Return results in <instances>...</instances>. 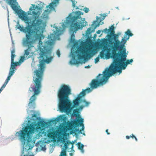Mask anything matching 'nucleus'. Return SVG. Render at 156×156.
Wrapping results in <instances>:
<instances>
[{
  "label": "nucleus",
  "mask_w": 156,
  "mask_h": 156,
  "mask_svg": "<svg viewBox=\"0 0 156 156\" xmlns=\"http://www.w3.org/2000/svg\"><path fill=\"white\" fill-rule=\"evenodd\" d=\"M43 48H41L40 57L42 58V60L40 62L38 69H36L34 72L33 82V85H31L29 88V93H33V95L30 99L28 105L30 108H34L35 107V101L36 99V96L38 95L40 92V90L41 87V82L43 80L44 72L45 66L44 62H46L48 63L50 62L53 57L48 56L51 55V50L46 48L44 47Z\"/></svg>",
  "instance_id": "1"
},
{
  "label": "nucleus",
  "mask_w": 156,
  "mask_h": 156,
  "mask_svg": "<svg viewBox=\"0 0 156 156\" xmlns=\"http://www.w3.org/2000/svg\"><path fill=\"white\" fill-rule=\"evenodd\" d=\"M71 89L69 86L62 84L58 92L59 99L58 108L61 112L69 113L72 109L79 106L81 102L82 98L85 95V90H82L75 99L73 101V105L69 99V96L71 94Z\"/></svg>",
  "instance_id": "2"
},
{
  "label": "nucleus",
  "mask_w": 156,
  "mask_h": 156,
  "mask_svg": "<svg viewBox=\"0 0 156 156\" xmlns=\"http://www.w3.org/2000/svg\"><path fill=\"white\" fill-rule=\"evenodd\" d=\"M49 124V122L43 121L38 122L37 123L32 122L23 128L22 130L16 132L15 135L18 136L20 140L24 143L23 152L30 150L33 148L32 139L33 134L36 132V135H40L42 130V128L45 126H48Z\"/></svg>",
  "instance_id": "3"
},
{
  "label": "nucleus",
  "mask_w": 156,
  "mask_h": 156,
  "mask_svg": "<svg viewBox=\"0 0 156 156\" xmlns=\"http://www.w3.org/2000/svg\"><path fill=\"white\" fill-rule=\"evenodd\" d=\"M83 14V13L80 11H76L74 16L71 13L66 18L65 24H62L63 27L65 26H69L70 30L73 32L70 37V41L72 43H75L76 42L74 33L80 27L83 28L87 25V23L85 21V19H82L81 17V15Z\"/></svg>",
  "instance_id": "4"
},
{
  "label": "nucleus",
  "mask_w": 156,
  "mask_h": 156,
  "mask_svg": "<svg viewBox=\"0 0 156 156\" xmlns=\"http://www.w3.org/2000/svg\"><path fill=\"white\" fill-rule=\"evenodd\" d=\"M127 55L126 49H124L122 52L120 51L117 54L112 55V57L114 59V62L109 69L112 74H114L117 72L119 73H122V69H126L128 64L133 62V59L127 60L126 62Z\"/></svg>",
  "instance_id": "5"
},
{
  "label": "nucleus",
  "mask_w": 156,
  "mask_h": 156,
  "mask_svg": "<svg viewBox=\"0 0 156 156\" xmlns=\"http://www.w3.org/2000/svg\"><path fill=\"white\" fill-rule=\"evenodd\" d=\"M103 74H100L95 79L92 80L89 83L90 88L83 90H85V93L91 92L93 90L97 88L100 86L105 84L107 82L108 78L112 75L109 69L105 70L103 72Z\"/></svg>",
  "instance_id": "6"
},
{
  "label": "nucleus",
  "mask_w": 156,
  "mask_h": 156,
  "mask_svg": "<svg viewBox=\"0 0 156 156\" xmlns=\"http://www.w3.org/2000/svg\"><path fill=\"white\" fill-rule=\"evenodd\" d=\"M92 51L91 49L87 47H81L77 49L72 54V58L75 60L74 63L76 61L75 58L76 55L77 54L78 58L79 60L87 58H90L93 55Z\"/></svg>",
  "instance_id": "7"
},
{
  "label": "nucleus",
  "mask_w": 156,
  "mask_h": 156,
  "mask_svg": "<svg viewBox=\"0 0 156 156\" xmlns=\"http://www.w3.org/2000/svg\"><path fill=\"white\" fill-rule=\"evenodd\" d=\"M28 25L25 27H23L21 26L19 24L17 29H19L21 31H22L26 34V40L25 41V43L26 45L31 46L32 41H30V37L31 36V34L32 31L33 30H34V29L33 27L34 26L33 24L32 25Z\"/></svg>",
  "instance_id": "8"
},
{
  "label": "nucleus",
  "mask_w": 156,
  "mask_h": 156,
  "mask_svg": "<svg viewBox=\"0 0 156 156\" xmlns=\"http://www.w3.org/2000/svg\"><path fill=\"white\" fill-rule=\"evenodd\" d=\"M133 34L131 32L130 30L128 29L125 33V35L123 38H122L121 41H119V46L117 48H114V49L112 50V55H115L117 54L116 51L118 50L120 51L123 50L125 48V44L127 40L129 39V37L132 36Z\"/></svg>",
  "instance_id": "9"
},
{
  "label": "nucleus",
  "mask_w": 156,
  "mask_h": 156,
  "mask_svg": "<svg viewBox=\"0 0 156 156\" xmlns=\"http://www.w3.org/2000/svg\"><path fill=\"white\" fill-rule=\"evenodd\" d=\"M43 33V28L34 29L31 34L30 41H32L33 42L34 40H38L39 44L41 45L43 43L41 40L44 37Z\"/></svg>",
  "instance_id": "10"
},
{
  "label": "nucleus",
  "mask_w": 156,
  "mask_h": 156,
  "mask_svg": "<svg viewBox=\"0 0 156 156\" xmlns=\"http://www.w3.org/2000/svg\"><path fill=\"white\" fill-rule=\"evenodd\" d=\"M33 17L32 19L29 18L28 17V18L29 19V24L26 23V24L29 25L30 23L31 25L33 24L34 26L33 27L35 29L42 28L43 27L41 25L42 21L41 19H39L38 17L39 14H38V12H36L35 11L32 12Z\"/></svg>",
  "instance_id": "11"
},
{
  "label": "nucleus",
  "mask_w": 156,
  "mask_h": 156,
  "mask_svg": "<svg viewBox=\"0 0 156 156\" xmlns=\"http://www.w3.org/2000/svg\"><path fill=\"white\" fill-rule=\"evenodd\" d=\"M83 122V119L81 118L80 120L68 122L67 126H66V130H71L70 132L71 134L74 133L75 132H77L78 131L79 133H81L82 132L81 130L79 131V129H76L74 130L73 129L74 127H76L79 126L80 123H82Z\"/></svg>",
  "instance_id": "12"
},
{
  "label": "nucleus",
  "mask_w": 156,
  "mask_h": 156,
  "mask_svg": "<svg viewBox=\"0 0 156 156\" xmlns=\"http://www.w3.org/2000/svg\"><path fill=\"white\" fill-rule=\"evenodd\" d=\"M113 36L112 37L111 35H108L109 37L108 39L110 47L112 49V50H113L114 48H117L119 46V40L118 39L119 35L116 34H113Z\"/></svg>",
  "instance_id": "13"
},
{
  "label": "nucleus",
  "mask_w": 156,
  "mask_h": 156,
  "mask_svg": "<svg viewBox=\"0 0 156 156\" xmlns=\"http://www.w3.org/2000/svg\"><path fill=\"white\" fill-rule=\"evenodd\" d=\"M73 147V143H72L69 141H67V143L64 144L65 149L61 151L60 156H66V150L70 149L72 150Z\"/></svg>",
  "instance_id": "14"
},
{
  "label": "nucleus",
  "mask_w": 156,
  "mask_h": 156,
  "mask_svg": "<svg viewBox=\"0 0 156 156\" xmlns=\"http://www.w3.org/2000/svg\"><path fill=\"white\" fill-rule=\"evenodd\" d=\"M15 52V48H13L11 51V66L10 69H14L16 66L19 64L18 62H14V58L16 56L14 53Z\"/></svg>",
  "instance_id": "15"
},
{
  "label": "nucleus",
  "mask_w": 156,
  "mask_h": 156,
  "mask_svg": "<svg viewBox=\"0 0 156 156\" xmlns=\"http://www.w3.org/2000/svg\"><path fill=\"white\" fill-rule=\"evenodd\" d=\"M32 43L31 44V46L28 45V48L24 51V55L26 58H30L31 57V56L29 55L30 52V47H32Z\"/></svg>",
  "instance_id": "16"
},
{
  "label": "nucleus",
  "mask_w": 156,
  "mask_h": 156,
  "mask_svg": "<svg viewBox=\"0 0 156 156\" xmlns=\"http://www.w3.org/2000/svg\"><path fill=\"white\" fill-rule=\"evenodd\" d=\"M56 133V132L52 129L49 130L48 131L47 136L49 138H53Z\"/></svg>",
  "instance_id": "17"
},
{
  "label": "nucleus",
  "mask_w": 156,
  "mask_h": 156,
  "mask_svg": "<svg viewBox=\"0 0 156 156\" xmlns=\"http://www.w3.org/2000/svg\"><path fill=\"white\" fill-rule=\"evenodd\" d=\"M103 51H106V58L108 59L110 57V54L109 51V49L108 48V46L106 45H104L103 46Z\"/></svg>",
  "instance_id": "18"
},
{
  "label": "nucleus",
  "mask_w": 156,
  "mask_h": 156,
  "mask_svg": "<svg viewBox=\"0 0 156 156\" xmlns=\"http://www.w3.org/2000/svg\"><path fill=\"white\" fill-rule=\"evenodd\" d=\"M77 144L78 149L81 151L82 153H83L84 152L83 149L84 145L83 144H81L80 143H78Z\"/></svg>",
  "instance_id": "19"
},
{
  "label": "nucleus",
  "mask_w": 156,
  "mask_h": 156,
  "mask_svg": "<svg viewBox=\"0 0 156 156\" xmlns=\"http://www.w3.org/2000/svg\"><path fill=\"white\" fill-rule=\"evenodd\" d=\"M61 31L57 27L56 28L55 31H54V34L56 36H58L61 34Z\"/></svg>",
  "instance_id": "20"
},
{
  "label": "nucleus",
  "mask_w": 156,
  "mask_h": 156,
  "mask_svg": "<svg viewBox=\"0 0 156 156\" xmlns=\"http://www.w3.org/2000/svg\"><path fill=\"white\" fill-rule=\"evenodd\" d=\"M108 32H110L111 34H114V27L113 25L110 28L108 29Z\"/></svg>",
  "instance_id": "21"
},
{
  "label": "nucleus",
  "mask_w": 156,
  "mask_h": 156,
  "mask_svg": "<svg viewBox=\"0 0 156 156\" xmlns=\"http://www.w3.org/2000/svg\"><path fill=\"white\" fill-rule=\"evenodd\" d=\"M79 109L76 108V109L74 110L73 111V113L74 114V115L77 117V116H80V115H78L79 114Z\"/></svg>",
  "instance_id": "22"
},
{
  "label": "nucleus",
  "mask_w": 156,
  "mask_h": 156,
  "mask_svg": "<svg viewBox=\"0 0 156 156\" xmlns=\"http://www.w3.org/2000/svg\"><path fill=\"white\" fill-rule=\"evenodd\" d=\"M100 55L101 58H103L105 55L106 56V53H104V51H102L100 52Z\"/></svg>",
  "instance_id": "23"
},
{
  "label": "nucleus",
  "mask_w": 156,
  "mask_h": 156,
  "mask_svg": "<svg viewBox=\"0 0 156 156\" xmlns=\"http://www.w3.org/2000/svg\"><path fill=\"white\" fill-rule=\"evenodd\" d=\"M130 137L132 138H135L136 140V137L133 135V134H132L131 135H130V136H126V138L127 139H129Z\"/></svg>",
  "instance_id": "24"
},
{
  "label": "nucleus",
  "mask_w": 156,
  "mask_h": 156,
  "mask_svg": "<svg viewBox=\"0 0 156 156\" xmlns=\"http://www.w3.org/2000/svg\"><path fill=\"white\" fill-rule=\"evenodd\" d=\"M81 102H84L85 103L84 106H88L90 104L89 102L87 101L85 99H83L82 100H81Z\"/></svg>",
  "instance_id": "25"
},
{
  "label": "nucleus",
  "mask_w": 156,
  "mask_h": 156,
  "mask_svg": "<svg viewBox=\"0 0 156 156\" xmlns=\"http://www.w3.org/2000/svg\"><path fill=\"white\" fill-rule=\"evenodd\" d=\"M14 69H10L9 76H12L14 73Z\"/></svg>",
  "instance_id": "26"
},
{
  "label": "nucleus",
  "mask_w": 156,
  "mask_h": 156,
  "mask_svg": "<svg viewBox=\"0 0 156 156\" xmlns=\"http://www.w3.org/2000/svg\"><path fill=\"white\" fill-rule=\"evenodd\" d=\"M37 117V116L36 114H34L32 116V118H33V117L37 118V120H40L41 119L40 117Z\"/></svg>",
  "instance_id": "27"
},
{
  "label": "nucleus",
  "mask_w": 156,
  "mask_h": 156,
  "mask_svg": "<svg viewBox=\"0 0 156 156\" xmlns=\"http://www.w3.org/2000/svg\"><path fill=\"white\" fill-rule=\"evenodd\" d=\"M11 77V76H8V77H7V79L6 80L5 83H6L7 84V83H8V82L10 80Z\"/></svg>",
  "instance_id": "28"
},
{
  "label": "nucleus",
  "mask_w": 156,
  "mask_h": 156,
  "mask_svg": "<svg viewBox=\"0 0 156 156\" xmlns=\"http://www.w3.org/2000/svg\"><path fill=\"white\" fill-rule=\"evenodd\" d=\"M25 57H26L24 55L23 56H21L20 57V61L21 62H23L24 60V59Z\"/></svg>",
  "instance_id": "29"
},
{
  "label": "nucleus",
  "mask_w": 156,
  "mask_h": 156,
  "mask_svg": "<svg viewBox=\"0 0 156 156\" xmlns=\"http://www.w3.org/2000/svg\"><path fill=\"white\" fill-rule=\"evenodd\" d=\"M7 83H4L3 85L2 86L0 89H1L2 90L4 89L6 85H7Z\"/></svg>",
  "instance_id": "30"
},
{
  "label": "nucleus",
  "mask_w": 156,
  "mask_h": 156,
  "mask_svg": "<svg viewBox=\"0 0 156 156\" xmlns=\"http://www.w3.org/2000/svg\"><path fill=\"white\" fill-rule=\"evenodd\" d=\"M87 34H90L91 33V29L90 27L89 28L87 29Z\"/></svg>",
  "instance_id": "31"
},
{
  "label": "nucleus",
  "mask_w": 156,
  "mask_h": 156,
  "mask_svg": "<svg viewBox=\"0 0 156 156\" xmlns=\"http://www.w3.org/2000/svg\"><path fill=\"white\" fill-rule=\"evenodd\" d=\"M32 5L33 6V8H34V9L35 10L36 8L40 9V8H38L37 6H35V5L34 4H32Z\"/></svg>",
  "instance_id": "32"
},
{
  "label": "nucleus",
  "mask_w": 156,
  "mask_h": 156,
  "mask_svg": "<svg viewBox=\"0 0 156 156\" xmlns=\"http://www.w3.org/2000/svg\"><path fill=\"white\" fill-rule=\"evenodd\" d=\"M84 11L85 12L87 13L89 11V10L88 8L86 7L84 8Z\"/></svg>",
  "instance_id": "33"
},
{
  "label": "nucleus",
  "mask_w": 156,
  "mask_h": 156,
  "mask_svg": "<svg viewBox=\"0 0 156 156\" xmlns=\"http://www.w3.org/2000/svg\"><path fill=\"white\" fill-rule=\"evenodd\" d=\"M71 1L72 2V5L73 6L74 8L75 6V1H74V0H71Z\"/></svg>",
  "instance_id": "34"
},
{
  "label": "nucleus",
  "mask_w": 156,
  "mask_h": 156,
  "mask_svg": "<svg viewBox=\"0 0 156 156\" xmlns=\"http://www.w3.org/2000/svg\"><path fill=\"white\" fill-rule=\"evenodd\" d=\"M56 54L58 57H59L60 55V53L59 50H58L56 51Z\"/></svg>",
  "instance_id": "35"
},
{
  "label": "nucleus",
  "mask_w": 156,
  "mask_h": 156,
  "mask_svg": "<svg viewBox=\"0 0 156 156\" xmlns=\"http://www.w3.org/2000/svg\"><path fill=\"white\" fill-rule=\"evenodd\" d=\"M102 31L103 32H104V33H106L109 32H108V29L106 28L104 29Z\"/></svg>",
  "instance_id": "36"
},
{
  "label": "nucleus",
  "mask_w": 156,
  "mask_h": 156,
  "mask_svg": "<svg viewBox=\"0 0 156 156\" xmlns=\"http://www.w3.org/2000/svg\"><path fill=\"white\" fill-rule=\"evenodd\" d=\"M79 125H80V126H82V128L81 129V130H83V129H84V124H83V123H80V124H79Z\"/></svg>",
  "instance_id": "37"
},
{
  "label": "nucleus",
  "mask_w": 156,
  "mask_h": 156,
  "mask_svg": "<svg viewBox=\"0 0 156 156\" xmlns=\"http://www.w3.org/2000/svg\"><path fill=\"white\" fill-rule=\"evenodd\" d=\"M48 6H49L50 8L52 9L53 7V5L52 3H51L49 5L47 6V8Z\"/></svg>",
  "instance_id": "38"
},
{
  "label": "nucleus",
  "mask_w": 156,
  "mask_h": 156,
  "mask_svg": "<svg viewBox=\"0 0 156 156\" xmlns=\"http://www.w3.org/2000/svg\"><path fill=\"white\" fill-rule=\"evenodd\" d=\"M99 57H97L95 59V63H96L97 62H98L99 61Z\"/></svg>",
  "instance_id": "39"
},
{
  "label": "nucleus",
  "mask_w": 156,
  "mask_h": 156,
  "mask_svg": "<svg viewBox=\"0 0 156 156\" xmlns=\"http://www.w3.org/2000/svg\"><path fill=\"white\" fill-rule=\"evenodd\" d=\"M84 107V106L83 105H80V106L79 107V108L78 109H79V110H80V109H81H81H82Z\"/></svg>",
  "instance_id": "40"
},
{
  "label": "nucleus",
  "mask_w": 156,
  "mask_h": 156,
  "mask_svg": "<svg viewBox=\"0 0 156 156\" xmlns=\"http://www.w3.org/2000/svg\"><path fill=\"white\" fill-rule=\"evenodd\" d=\"M106 16L107 15H106V14H104L103 15L102 18V20H103Z\"/></svg>",
  "instance_id": "41"
},
{
  "label": "nucleus",
  "mask_w": 156,
  "mask_h": 156,
  "mask_svg": "<svg viewBox=\"0 0 156 156\" xmlns=\"http://www.w3.org/2000/svg\"><path fill=\"white\" fill-rule=\"evenodd\" d=\"M108 129H106L105 132L107 133L108 135H109L110 133H109L108 132Z\"/></svg>",
  "instance_id": "42"
},
{
  "label": "nucleus",
  "mask_w": 156,
  "mask_h": 156,
  "mask_svg": "<svg viewBox=\"0 0 156 156\" xmlns=\"http://www.w3.org/2000/svg\"><path fill=\"white\" fill-rule=\"evenodd\" d=\"M101 32V31L100 30H99L97 32V33L98 34H100Z\"/></svg>",
  "instance_id": "43"
},
{
  "label": "nucleus",
  "mask_w": 156,
  "mask_h": 156,
  "mask_svg": "<svg viewBox=\"0 0 156 156\" xmlns=\"http://www.w3.org/2000/svg\"><path fill=\"white\" fill-rule=\"evenodd\" d=\"M33 10L32 7H30L29 9V10L30 11H31Z\"/></svg>",
  "instance_id": "44"
},
{
  "label": "nucleus",
  "mask_w": 156,
  "mask_h": 156,
  "mask_svg": "<svg viewBox=\"0 0 156 156\" xmlns=\"http://www.w3.org/2000/svg\"><path fill=\"white\" fill-rule=\"evenodd\" d=\"M100 25V23H98V24L96 26V27H98Z\"/></svg>",
  "instance_id": "45"
},
{
  "label": "nucleus",
  "mask_w": 156,
  "mask_h": 156,
  "mask_svg": "<svg viewBox=\"0 0 156 156\" xmlns=\"http://www.w3.org/2000/svg\"><path fill=\"white\" fill-rule=\"evenodd\" d=\"M67 146H68V147L70 148L71 147V145H69V146L68 145Z\"/></svg>",
  "instance_id": "46"
},
{
  "label": "nucleus",
  "mask_w": 156,
  "mask_h": 156,
  "mask_svg": "<svg viewBox=\"0 0 156 156\" xmlns=\"http://www.w3.org/2000/svg\"><path fill=\"white\" fill-rule=\"evenodd\" d=\"M23 156H30V155H24Z\"/></svg>",
  "instance_id": "47"
},
{
  "label": "nucleus",
  "mask_w": 156,
  "mask_h": 156,
  "mask_svg": "<svg viewBox=\"0 0 156 156\" xmlns=\"http://www.w3.org/2000/svg\"><path fill=\"white\" fill-rule=\"evenodd\" d=\"M87 67H88V66H85V68H87Z\"/></svg>",
  "instance_id": "48"
},
{
  "label": "nucleus",
  "mask_w": 156,
  "mask_h": 156,
  "mask_svg": "<svg viewBox=\"0 0 156 156\" xmlns=\"http://www.w3.org/2000/svg\"><path fill=\"white\" fill-rule=\"evenodd\" d=\"M70 155H72V153H70Z\"/></svg>",
  "instance_id": "49"
},
{
  "label": "nucleus",
  "mask_w": 156,
  "mask_h": 156,
  "mask_svg": "<svg viewBox=\"0 0 156 156\" xmlns=\"http://www.w3.org/2000/svg\"><path fill=\"white\" fill-rule=\"evenodd\" d=\"M17 24H19V22H18Z\"/></svg>",
  "instance_id": "50"
},
{
  "label": "nucleus",
  "mask_w": 156,
  "mask_h": 156,
  "mask_svg": "<svg viewBox=\"0 0 156 156\" xmlns=\"http://www.w3.org/2000/svg\"><path fill=\"white\" fill-rule=\"evenodd\" d=\"M76 9H78V7H77Z\"/></svg>",
  "instance_id": "51"
}]
</instances>
